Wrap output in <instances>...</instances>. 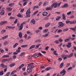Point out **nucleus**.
I'll list each match as a JSON object with an SVG mask.
<instances>
[{
	"instance_id": "obj_38",
	"label": "nucleus",
	"mask_w": 76,
	"mask_h": 76,
	"mask_svg": "<svg viewBox=\"0 0 76 76\" xmlns=\"http://www.w3.org/2000/svg\"><path fill=\"white\" fill-rule=\"evenodd\" d=\"M48 31V29H46L45 30H44L43 31V33H46V32H47Z\"/></svg>"
},
{
	"instance_id": "obj_27",
	"label": "nucleus",
	"mask_w": 76,
	"mask_h": 76,
	"mask_svg": "<svg viewBox=\"0 0 76 76\" xmlns=\"http://www.w3.org/2000/svg\"><path fill=\"white\" fill-rule=\"evenodd\" d=\"M62 18L64 20H66V16H65V15L64 14H62Z\"/></svg>"
},
{
	"instance_id": "obj_24",
	"label": "nucleus",
	"mask_w": 76,
	"mask_h": 76,
	"mask_svg": "<svg viewBox=\"0 0 76 76\" xmlns=\"http://www.w3.org/2000/svg\"><path fill=\"white\" fill-rule=\"evenodd\" d=\"M73 56V53H71V54H70L69 55L67 56L68 57V58H70L71 57H72Z\"/></svg>"
},
{
	"instance_id": "obj_21",
	"label": "nucleus",
	"mask_w": 76,
	"mask_h": 76,
	"mask_svg": "<svg viewBox=\"0 0 76 76\" xmlns=\"http://www.w3.org/2000/svg\"><path fill=\"white\" fill-rule=\"evenodd\" d=\"M17 16L19 18H23V15H21V14L20 13H18V15H17Z\"/></svg>"
},
{
	"instance_id": "obj_44",
	"label": "nucleus",
	"mask_w": 76,
	"mask_h": 76,
	"mask_svg": "<svg viewBox=\"0 0 76 76\" xmlns=\"http://www.w3.org/2000/svg\"><path fill=\"white\" fill-rule=\"evenodd\" d=\"M68 30H69V29L67 28H66L63 30L64 32H67V31H68Z\"/></svg>"
},
{
	"instance_id": "obj_14",
	"label": "nucleus",
	"mask_w": 76,
	"mask_h": 76,
	"mask_svg": "<svg viewBox=\"0 0 76 76\" xmlns=\"http://www.w3.org/2000/svg\"><path fill=\"white\" fill-rule=\"evenodd\" d=\"M9 42H8V41H5L4 42L3 45H4L6 46L7 45H8V44H9Z\"/></svg>"
},
{
	"instance_id": "obj_7",
	"label": "nucleus",
	"mask_w": 76,
	"mask_h": 76,
	"mask_svg": "<svg viewBox=\"0 0 76 76\" xmlns=\"http://www.w3.org/2000/svg\"><path fill=\"white\" fill-rule=\"evenodd\" d=\"M68 55H61V57L63 58H64V60H66V58H67V56Z\"/></svg>"
},
{
	"instance_id": "obj_56",
	"label": "nucleus",
	"mask_w": 76,
	"mask_h": 76,
	"mask_svg": "<svg viewBox=\"0 0 76 76\" xmlns=\"http://www.w3.org/2000/svg\"><path fill=\"white\" fill-rule=\"evenodd\" d=\"M19 42L20 43H22V42H23V39H21L19 40Z\"/></svg>"
},
{
	"instance_id": "obj_55",
	"label": "nucleus",
	"mask_w": 76,
	"mask_h": 76,
	"mask_svg": "<svg viewBox=\"0 0 76 76\" xmlns=\"http://www.w3.org/2000/svg\"><path fill=\"white\" fill-rule=\"evenodd\" d=\"M71 13H72V12L70 11L67 13V15H70Z\"/></svg>"
},
{
	"instance_id": "obj_43",
	"label": "nucleus",
	"mask_w": 76,
	"mask_h": 76,
	"mask_svg": "<svg viewBox=\"0 0 76 76\" xmlns=\"http://www.w3.org/2000/svg\"><path fill=\"white\" fill-rule=\"evenodd\" d=\"M6 30H4V29L2 30L1 31V34H3V33H4V32H6Z\"/></svg>"
},
{
	"instance_id": "obj_45",
	"label": "nucleus",
	"mask_w": 76,
	"mask_h": 76,
	"mask_svg": "<svg viewBox=\"0 0 76 76\" xmlns=\"http://www.w3.org/2000/svg\"><path fill=\"white\" fill-rule=\"evenodd\" d=\"M3 74H4V72L3 71H1L0 72V76H1V75H3Z\"/></svg>"
},
{
	"instance_id": "obj_9",
	"label": "nucleus",
	"mask_w": 76,
	"mask_h": 76,
	"mask_svg": "<svg viewBox=\"0 0 76 76\" xmlns=\"http://www.w3.org/2000/svg\"><path fill=\"white\" fill-rule=\"evenodd\" d=\"M6 10L7 12H10V11H12V8L10 7L7 8L6 9Z\"/></svg>"
},
{
	"instance_id": "obj_25",
	"label": "nucleus",
	"mask_w": 76,
	"mask_h": 76,
	"mask_svg": "<svg viewBox=\"0 0 76 76\" xmlns=\"http://www.w3.org/2000/svg\"><path fill=\"white\" fill-rule=\"evenodd\" d=\"M70 29H72L74 31V32H76V28H70Z\"/></svg>"
},
{
	"instance_id": "obj_31",
	"label": "nucleus",
	"mask_w": 76,
	"mask_h": 76,
	"mask_svg": "<svg viewBox=\"0 0 76 76\" xmlns=\"http://www.w3.org/2000/svg\"><path fill=\"white\" fill-rule=\"evenodd\" d=\"M68 6V4H64L63 6H62V7L64 8V7H67Z\"/></svg>"
},
{
	"instance_id": "obj_50",
	"label": "nucleus",
	"mask_w": 76,
	"mask_h": 76,
	"mask_svg": "<svg viewBox=\"0 0 76 76\" xmlns=\"http://www.w3.org/2000/svg\"><path fill=\"white\" fill-rule=\"evenodd\" d=\"M63 32V30L60 29L57 32L58 33H60V32Z\"/></svg>"
},
{
	"instance_id": "obj_62",
	"label": "nucleus",
	"mask_w": 76,
	"mask_h": 76,
	"mask_svg": "<svg viewBox=\"0 0 76 76\" xmlns=\"http://www.w3.org/2000/svg\"><path fill=\"white\" fill-rule=\"evenodd\" d=\"M18 22V19H16L15 20V21L14 22V23H16Z\"/></svg>"
},
{
	"instance_id": "obj_39",
	"label": "nucleus",
	"mask_w": 76,
	"mask_h": 76,
	"mask_svg": "<svg viewBox=\"0 0 76 76\" xmlns=\"http://www.w3.org/2000/svg\"><path fill=\"white\" fill-rule=\"evenodd\" d=\"M60 19H61V16H58L57 18L56 19V20H59Z\"/></svg>"
},
{
	"instance_id": "obj_22",
	"label": "nucleus",
	"mask_w": 76,
	"mask_h": 76,
	"mask_svg": "<svg viewBox=\"0 0 76 76\" xmlns=\"http://www.w3.org/2000/svg\"><path fill=\"white\" fill-rule=\"evenodd\" d=\"M28 46V45H22L21 46V47L22 48H26V47H27Z\"/></svg>"
},
{
	"instance_id": "obj_5",
	"label": "nucleus",
	"mask_w": 76,
	"mask_h": 76,
	"mask_svg": "<svg viewBox=\"0 0 76 76\" xmlns=\"http://www.w3.org/2000/svg\"><path fill=\"white\" fill-rule=\"evenodd\" d=\"M26 23L25 22H23L22 23H21L20 25V28L19 29V31H21L22 29L23 28V25H25Z\"/></svg>"
},
{
	"instance_id": "obj_15",
	"label": "nucleus",
	"mask_w": 76,
	"mask_h": 76,
	"mask_svg": "<svg viewBox=\"0 0 76 76\" xmlns=\"http://www.w3.org/2000/svg\"><path fill=\"white\" fill-rule=\"evenodd\" d=\"M31 23H33L34 25V24H35V23H36L35 20V19H34L31 20Z\"/></svg>"
},
{
	"instance_id": "obj_42",
	"label": "nucleus",
	"mask_w": 76,
	"mask_h": 76,
	"mask_svg": "<svg viewBox=\"0 0 76 76\" xmlns=\"http://www.w3.org/2000/svg\"><path fill=\"white\" fill-rule=\"evenodd\" d=\"M10 72H9L5 75V76H9V75H10Z\"/></svg>"
},
{
	"instance_id": "obj_59",
	"label": "nucleus",
	"mask_w": 76,
	"mask_h": 76,
	"mask_svg": "<svg viewBox=\"0 0 76 76\" xmlns=\"http://www.w3.org/2000/svg\"><path fill=\"white\" fill-rule=\"evenodd\" d=\"M38 11H36V12H34V13H33V15H35L37 14V13H38Z\"/></svg>"
},
{
	"instance_id": "obj_23",
	"label": "nucleus",
	"mask_w": 76,
	"mask_h": 76,
	"mask_svg": "<svg viewBox=\"0 0 76 76\" xmlns=\"http://www.w3.org/2000/svg\"><path fill=\"white\" fill-rule=\"evenodd\" d=\"M48 15V13L47 12H44L42 13V15L43 16H47Z\"/></svg>"
},
{
	"instance_id": "obj_48",
	"label": "nucleus",
	"mask_w": 76,
	"mask_h": 76,
	"mask_svg": "<svg viewBox=\"0 0 76 76\" xmlns=\"http://www.w3.org/2000/svg\"><path fill=\"white\" fill-rule=\"evenodd\" d=\"M70 63H68L66 64V67H67L69 66H70Z\"/></svg>"
},
{
	"instance_id": "obj_10",
	"label": "nucleus",
	"mask_w": 76,
	"mask_h": 76,
	"mask_svg": "<svg viewBox=\"0 0 76 76\" xmlns=\"http://www.w3.org/2000/svg\"><path fill=\"white\" fill-rule=\"evenodd\" d=\"M71 39V37H69L68 39H66L64 40V42H69Z\"/></svg>"
},
{
	"instance_id": "obj_11",
	"label": "nucleus",
	"mask_w": 76,
	"mask_h": 76,
	"mask_svg": "<svg viewBox=\"0 0 76 76\" xmlns=\"http://www.w3.org/2000/svg\"><path fill=\"white\" fill-rule=\"evenodd\" d=\"M35 58H37V57H39V55L37 53H34L33 55V56Z\"/></svg>"
},
{
	"instance_id": "obj_20",
	"label": "nucleus",
	"mask_w": 76,
	"mask_h": 76,
	"mask_svg": "<svg viewBox=\"0 0 76 76\" xmlns=\"http://www.w3.org/2000/svg\"><path fill=\"white\" fill-rule=\"evenodd\" d=\"M35 45H31L29 48V50H31L32 49V48H35Z\"/></svg>"
},
{
	"instance_id": "obj_6",
	"label": "nucleus",
	"mask_w": 76,
	"mask_h": 76,
	"mask_svg": "<svg viewBox=\"0 0 76 76\" xmlns=\"http://www.w3.org/2000/svg\"><path fill=\"white\" fill-rule=\"evenodd\" d=\"M66 73V70H65L64 69H63L62 70V71L60 73V74L61 75L63 74L62 75V76H64V75H65Z\"/></svg>"
},
{
	"instance_id": "obj_49",
	"label": "nucleus",
	"mask_w": 76,
	"mask_h": 76,
	"mask_svg": "<svg viewBox=\"0 0 76 76\" xmlns=\"http://www.w3.org/2000/svg\"><path fill=\"white\" fill-rule=\"evenodd\" d=\"M32 57H33V56L32 55H30L29 56L28 58V59H29L30 58H32Z\"/></svg>"
},
{
	"instance_id": "obj_33",
	"label": "nucleus",
	"mask_w": 76,
	"mask_h": 76,
	"mask_svg": "<svg viewBox=\"0 0 76 76\" xmlns=\"http://www.w3.org/2000/svg\"><path fill=\"white\" fill-rule=\"evenodd\" d=\"M18 45V43H16L13 46V48H15L17 46V45Z\"/></svg>"
},
{
	"instance_id": "obj_1",
	"label": "nucleus",
	"mask_w": 76,
	"mask_h": 76,
	"mask_svg": "<svg viewBox=\"0 0 76 76\" xmlns=\"http://www.w3.org/2000/svg\"><path fill=\"white\" fill-rule=\"evenodd\" d=\"M34 64V63H32L28 64V66L27 67V72L28 73H31L32 71V68L34 67V66L32 65Z\"/></svg>"
},
{
	"instance_id": "obj_17",
	"label": "nucleus",
	"mask_w": 76,
	"mask_h": 76,
	"mask_svg": "<svg viewBox=\"0 0 76 76\" xmlns=\"http://www.w3.org/2000/svg\"><path fill=\"white\" fill-rule=\"evenodd\" d=\"M16 65V64L15 63H12L10 64L9 66L10 67H13V66H15Z\"/></svg>"
},
{
	"instance_id": "obj_63",
	"label": "nucleus",
	"mask_w": 76,
	"mask_h": 76,
	"mask_svg": "<svg viewBox=\"0 0 76 76\" xmlns=\"http://www.w3.org/2000/svg\"><path fill=\"white\" fill-rule=\"evenodd\" d=\"M17 56L16 55H14L13 56V58H14L15 59V58H16V57H17Z\"/></svg>"
},
{
	"instance_id": "obj_12",
	"label": "nucleus",
	"mask_w": 76,
	"mask_h": 76,
	"mask_svg": "<svg viewBox=\"0 0 76 76\" xmlns=\"http://www.w3.org/2000/svg\"><path fill=\"white\" fill-rule=\"evenodd\" d=\"M1 15H4L5 14V11L4 10H2L0 12Z\"/></svg>"
},
{
	"instance_id": "obj_54",
	"label": "nucleus",
	"mask_w": 76,
	"mask_h": 76,
	"mask_svg": "<svg viewBox=\"0 0 76 76\" xmlns=\"http://www.w3.org/2000/svg\"><path fill=\"white\" fill-rule=\"evenodd\" d=\"M0 25H4L3 21L0 22Z\"/></svg>"
},
{
	"instance_id": "obj_2",
	"label": "nucleus",
	"mask_w": 76,
	"mask_h": 76,
	"mask_svg": "<svg viewBox=\"0 0 76 76\" xmlns=\"http://www.w3.org/2000/svg\"><path fill=\"white\" fill-rule=\"evenodd\" d=\"M31 8H29L28 10L27 11L26 14V17L27 18H29L30 16H31V15H30V14H31Z\"/></svg>"
},
{
	"instance_id": "obj_60",
	"label": "nucleus",
	"mask_w": 76,
	"mask_h": 76,
	"mask_svg": "<svg viewBox=\"0 0 76 76\" xmlns=\"http://www.w3.org/2000/svg\"><path fill=\"white\" fill-rule=\"evenodd\" d=\"M10 19H15V18L14 17H10Z\"/></svg>"
},
{
	"instance_id": "obj_18",
	"label": "nucleus",
	"mask_w": 76,
	"mask_h": 76,
	"mask_svg": "<svg viewBox=\"0 0 76 76\" xmlns=\"http://www.w3.org/2000/svg\"><path fill=\"white\" fill-rule=\"evenodd\" d=\"M10 57L9 55H4L2 56V58H9Z\"/></svg>"
},
{
	"instance_id": "obj_28",
	"label": "nucleus",
	"mask_w": 76,
	"mask_h": 76,
	"mask_svg": "<svg viewBox=\"0 0 76 76\" xmlns=\"http://www.w3.org/2000/svg\"><path fill=\"white\" fill-rule=\"evenodd\" d=\"M15 5V3H12L11 4H10L8 5L9 6H10V7H12L13 6Z\"/></svg>"
},
{
	"instance_id": "obj_61",
	"label": "nucleus",
	"mask_w": 76,
	"mask_h": 76,
	"mask_svg": "<svg viewBox=\"0 0 76 76\" xmlns=\"http://www.w3.org/2000/svg\"><path fill=\"white\" fill-rule=\"evenodd\" d=\"M58 41L59 42H63V40L61 38L58 39Z\"/></svg>"
},
{
	"instance_id": "obj_64",
	"label": "nucleus",
	"mask_w": 76,
	"mask_h": 76,
	"mask_svg": "<svg viewBox=\"0 0 76 76\" xmlns=\"http://www.w3.org/2000/svg\"><path fill=\"white\" fill-rule=\"evenodd\" d=\"M4 22V24H6V23H7V21H3Z\"/></svg>"
},
{
	"instance_id": "obj_26",
	"label": "nucleus",
	"mask_w": 76,
	"mask_h": 76,
	"mask_svg": "<svg viewBox=\"0 0 76 76\" xmlns=\"http://www.w3.org/2000/svg\"><path fill=\"white\" fill-rule=\"evenodd\" d=\"M41 42V40L39 39L37 40H36L34 42L35 43H36V42Z\"/></svg>"
},
{
	"instance_id": "obj_30",
	"label": "nucleus",
	"mask_w": 76,
	"mask_h": 76,
	"mask_svg": "<svg viewBox=\"0 0 76 76\" xmlns=\"http://www.w3.org/2000/svg\"><path fill=\"white\" fill-rule=\"evenodd\" d=\"M50 69H51V68L50 67H49L46 68L45 70L46 71H48V70H50Z\"/></svg>"
},
{
	"instance_id": "obj_3",
	"label": "nucleus",
	"mask_w": 76,
	"mask_h": 76,
	"mask_svg": "<svg viewBox=\"0 0 76 76\" xmlns=\"http://www.w3.org/2000/svg\"><path fill=\"white\" fill-rule=\"evenodd\" d=\"M58 28H63V27H64V23H63V22H59L58 23Z\"/></svg>"
},
{
	"instance_id": "obj_13",
	"label": "nucleus",
	"mask_w": 76,
	"mask_h": 76,
	"mask_svg": "<svg viewBox=\"0 0 76 76\" xmlns=\"http://www.w3.org/2000/svg\"><path fill=\"white\" fill-rule=\"evenodd\" d=\"M18 36L20 38H22V32H19L18 33Z\"/></svg>"
},
{
	"instance_id": "obj_29",
	"label": "nucleus",
	"mask_w": 76,
	"mask_h": 76,
	"mask_svg": "<svg viewBox=\"0 0 76 76\" xmlns=\"http://www.w3.org/2000/svg\"><path fill=\"white\" fill-rule=\"evenodd\" d=\"M50 23H48L47 24H45V28H47V27H48V26H50Z\"/></svg>"
},
{
	"instance_id": "obj_46",
	"label": "nucleus",
	"mask_w": 76,
	"mask_h": 76,
	"mask_svg": "<svg viewBox=\"0 0 76 76\" xmlns=\"http://www.w3.org/2000/svg\"><path fill=\"white\" fill-rule=\"evenodd\" d=\"M16 52L18 53H20V50L17 49V50H16Z\"/></svg>"
},
{
	"instance_id": "obj_52",
	"label": "nucleus",
	"mask_w": 76,
	"mask_h": 76,
	"mask_svg": "<svg viewBox=\"0 0 76 76\" xmlns=\"http://www.w3.org/2000/svg\"><path fill=\"white\" fill-rule=\"evenodd\" d=\"M54 43H56V44H58L59 43V42H58V40H56L55 41Z\"/></svg>"
},
{
	"instance_id": "obj_40",
	"label": "nucleus",
	"mask_w": 76,
	"mask_h": 76,
	"mask_svg": "<svg viewBox=\"0 0 76 76\" xmlns=\"http://www.w3.org/2000/svg\"><path fill=\"white\" fill-rule=\"evenodd\" d=\"M15 72H16V70H14L10 74V75H12L13 74H14L15 73Z\"/></svg>"
},
{
	"instance_id": "obj_16",
	"label": "nucleus",
	"mask_w": 76,
	"mask_h": 76,
	"mask_svg": "<svg viewBox=\"0 0 76 76\" xmlns=\"http://www.w3.org/2000/svg\"><path fill=\"white\" fill-rule=\"evenodd\" d=\"M52 8L51 7V6L49 7H46L45 8V9L46 10H52Z\"/></svg>"
},
{
	"instance_id": "obj_57",
	"label": "nucleus",
	"mask_w": 76,
	"mask_h": 76,
	"mask_svg": "<svg viewBox=\"0 0 76 76\" xmlns=\"http://www.w3.org/2000/svg\"><path fill=\"white\" fill-rule=\"evenodd\" d=\"M47 4V3L46 2H44V3L43 4V6H45Z\"/></svg>"
},
{
	"instance_id": "obj_19",
	"label": "nucleus",
	"mask_w": 76,
	"mask_h": 76,
	"mask_svg": "<svg viewBox=\"0 0 76 76\" xmlns=\"http://www.w3.org/2000/svg\"><path fill=\"white\" fill-rule=\"evenodd\" d=\"M8 37H9V36L8 35H7L2 37L1 39H6V38H8Z\"/></svg>"
},
{
	"instance_id": "obj_32",
	"label": "nucleus",
	"mask_w": 76,
	"mask_h": 76,
	"mask_svg": "<svg viewBox=\"0 0 76 76\" xmlns=\"http://www.w3.org/2000/svg\"><path fill=\"white\" fill-rule=\"evenodd\" d=\"M27 34H30V36L32 35V33L28 31H27Z\"/></svg>"
},
{
	"instance_id": "obj_53",
	"label": "nucleus",
	"mask_w": 76,
	"mask_h": 76,
	"mask_svg": "<svg viewBox=\"0 0 76 76\" xmlns=\"http://www.w3.org/2000/svg\"><path fill=\"white\" fill-rule=\"evenodd\" d=\"M41 32V30H37L36 31V33H39V32Z\"/></svg>"
},
{
	"instance_id": "obj_58",
	"label": "nucleus",
	"mask_w": 76,
	"mask_h": 76,
	"mask_svg": "<svg viewBox=\"0 0 76 76\" xmlns=\"http://www.w3.org/2000/svg\"><path fill=\"white\" fill-rule=\"evenodd\" d=\"M26 4H27V2H26L23 3V5L24 6H25L26 5Z\"/></svg>"
},
{
	"instance_id": "obj_41",
	"label": "nucleus",
	"mask_w": 76,
	"mask_h": 76,
	"mask_svg": "<svg viewBox=\"0 0 76 76\" xmlns=\"http://www.w3.org/2000/svg\"><path fill=\"white\" fill-rule=\"evenodd\" d=\"M57 53V51L55 50V51H53L54 54L55 55H56V56H58V54L57 53Z\"/></svg>"
},
{
	"instance_id": "obj_35",
	"label": "nucleus",
	"mask_w": 76,
	"mask_h": 76,
	"mask_svg": "<svg viewBox=\"0 0 76 76\" xmlns=\"http://www.w3.org/2000/svg\"><path fill=\"white\" fill-rule=\"evenodd\" d=\"M48 34L46 33L45 35H43V37H48Z\"/></svg>"
},
{
	"instance_id": "obj_47",
	"label": "nucleus",
	"mask_w": 76,
	"mask_h": 76,
	"mask_svg": "<svg viewBox=\"0 0 76 76\" xmlns=\"http://www.w3.org/2000/svg\"><path fill=\"white\" fill-rule=\"evenodd\" d=\"M0 51H1V53H3L4 52V50H3L1 48H0Z\"/></svg>"
},
{
	"instance_id": "obj_8",
	"label": "nucleus",
	"mask_w": 76,
	"mask_h": 76,
	"mask_svg": "<svg viewBox=\"0 0 76 76\" xmlns=\"http://www.w3.org/2000/svg\"><path fill=\"white\" fill-rule=\"evenodd\" d=\"M72 43L71 42H68L67 44L66 45V46L67 47V48H70L72 47Z\"/></svg>"
},
{
	"instance_id": "obj_51",
	"label": "nucleus",
	"mask_w": 76,
	"mask_h": 76,
	"mask_svg": "<svg viewBox=\"0 0 76 76\" xmlns=\"http://www.w3.org/2000/svg\"><path fill=\"white\" fill-rule=\"evenodd\" d=\"M70 24H74L75 23V21H73L70 22Z\"/></svg>"
},
{
	"instance_id": "obj_34",
	"label": "nucleus",
	"mask_w": 76,
	"mask_h": 76,
	"mask_svg": "<svg viewBox=\"0 0 76 76\" xmlns=\"http://www.w3.org/2000/svg\"><path fill=\"white\" fill-rule=\"evenodd\" d=\"M41 45V44H39L37 45H36L35 47V48H36L37 49V48H39V47Z\"/></svg>"
},
{
	"instance_id": "obj_37",
	"label": "nucleus",
	"mask_w": 76,
	"mask_h": 76,
	"mask_svg": "<svg viewBox=\"0 0 76 76\" xmlns=\"http://www.w3.org/2000/svg\"><path fill=\"white\" fill-rule=\"evenodd\" d=\"M25 52H23L21 53L20 55V56L22 57V56H23L25 55Z\"/></svg>"
},
{
	"instance_id": "obj_4",
	"label": "nucleus",
	"mask_w": 76,
	"mask_h": 76,
	"mask_svg": "<svg viewBox=\"0 0 76 76\" xmlns=\"http://www.w3.org/2000/svg\"><path fill=\"white\" fill-rule=\"evenodd\" d=\"M57 7V3L56 2H55L53 3L51 6V7L53 8L54 7V8H56Z\"/></svg>"
},
{
	"instance_id": "obj_36",
	"label": "nucleus",
	"mask_w": 76,
	"mask_h": 76,
	"mask_svg": "<svg viewBox=\"0 0 76 76\" xmlns=\"http://www.w3.org/2000/svg\"><path fill=\"white\" fill-rule=\"evenodd\" d=\"M64 65V63H62L60 65V68H62Z\"/></svg>"
}]
</instances>
